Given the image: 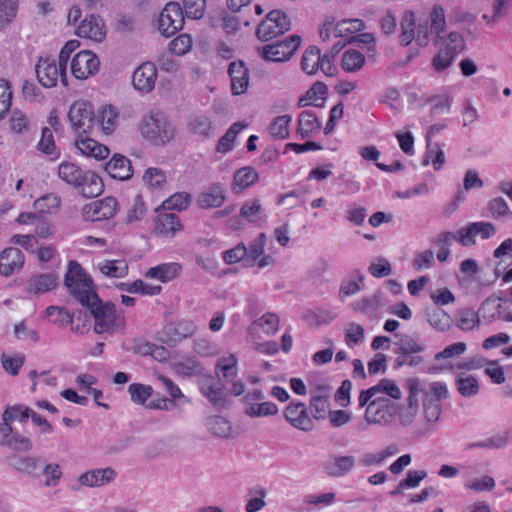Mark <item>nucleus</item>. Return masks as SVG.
<instances>
[{
    "mask_svg": "<svg viewBox=\"0 0 512 512\" xmlns=\"http://www.w3.org/2000/svg\"><path fill=\"white\" fill-rule=\"evenodd\" d=\"M326 94L327 86L321 82H317L299 99L298 105L299 107L308 105L322 107Z\"/></svg>",
    "mask_w": 512,
    "mask_h": 512,
    "instance_id": "34",
    "label": "nucleus"
},
{
    "mask_svg": "<svg viewBox=\"0 0 512 512\" xmlns=\"http://www.w3.org/2000/svg\"><path fill=\"white\" fill-rule=\"evenodd\" d=\"M183 9L187 17L192 19H200L204 16L206 1L205 0H182Z\"/></svg>",
    "mask_w": 512,
    "mask_h": 512,
    "instance_id": "61",
    "label": "nucleus"
},
{
    "mask_svg": "<svg viewBox=\"0 0 512 512\" xmlns=\"http://www.w3.org/2000/svg\"><path fill=\"white\" fill-rule=\"evenodd\" d=\"M9 464L18 472L37 477L42 461L40 457L36 456H12L9 459Z\"/></svg>",
    "mask_w": 512,
    "mask_h": 512,
    "instance_id": "27",
    "label": "nucleus"
},
{
    "mask_svg": "<svg viewBox=\"0 0 512 512\" xmlns=\"http://www.w3.org/2000/svg\"><path fill=\"white\" fill-rule=\"evenodd\" d=\"M365 24L361 19H346L338 21L335 25L336 37H348L356 32L362 31Z\"/></svg>",
    "mask_w": 512,
    "mask_h": 512,
    "instance_id": "43",
    "label": "nucleus"
},
{
    "mask_svg": "<svg viewBox=\"0 0 512 512\" xmlns=\"http://www.w3.org/2000/svg\"><path fill=\"white\" fill-rule=\"evenodd\" d=\"M0 445H7L16 452H28L33 448L30 438L19 433H15L11 438L0 442Z\"/></svg>",
    "mask_w": 512,
    "mask_h": 512,
    "instance_id": "53",
    "label": "nucleus"
},
{
    "mask_svg": "<svg viewBox=\"0 0 512 512\" xmlns=\"http://www.w3.org/2000/svg\"><path fill=\"white\" fill-rule=\"evenodd\" d=\"M503 301L500 297L491 296L485 299L482 303L480 312L482 313V317L484 319L494 320L500 317L502 313V304Z\"/></svg>",
    "mask_w": 512,
    "mask_h": 512,
    "instance_id": "45",
    "label": "nucleus"
},
{
    "mask_svg": "<svg viewBox=\"0 0 512 512\" xmlns=\"http://www.w3.org/2000/svg\"><path fill=\"white\" fill-rule=\"evenodd\" d=\"M85 171L81 170L77 165L70 162H64L59 165L58 175L69 185H79L80 180Z\"/></svg>",
    "mask_w": 512,
    "mask_h": 512,
    "instance_id": "39",
    "label": "nucleus"
},
{
    "mask_svg": "<svg viewBox=\"0 0 512 512\" xmlns=\"http://www.w3.org/2000/svg\"><path fill=\"white\" fill-rule=\"evenodd\" d=\"M191 202V195L186 192H178L165 200L162 204L164 210H185Z\"/></svg>",
    "mask_w": 512,
    "mask_h": 512,
    "instance_id": "51",
    "label": "nucleus"
},
{
    "mask_svg": "<svg viewBox=\"0 0 512 512\" xmlns=\"http://www.w3.org/2000/svg\"><path fill=\"white\" fill-rule=\"evenodd\" d=\"M128 391L131 400L136 404H144L146 400L152 395L153 389L149 385L140 383H133L129 386Z\"/></svg>",
    "mask_w": 512,
    "mask_h": 512,
    "instance_id": "58",
    "label": "nucleus"
},
{
    "mask_svg": "<svg viewBox=\"0 0 512 512\" xmlns=\"http://www.w3.org/2000/svg\"><path fill=\"white\" fill-rule=\"evenodd\" d=\"M174 370L178 375L193 377L202 374L203 368L195 357H188L174 363Z\"/></svg>",
    "mask_w": 512,
    "mask_h": 512,
    "instance_id": "38",
    "label": "nucleus"
},
{
    "mask_svg": "<svg viewBox=\"0 0 512 512\" xmlns=\"http://www.w3.org/2000/svg\"><path fill=\"white\" fill-rule=\"evenodd\" d=\"M75 146L81 154L94 157L97 160L105 159L109 155V149L106 146L92 138L82 137V134L78 135L76 138Z\"/></svg>",
    "mask_w": 512,
    "mask_h": 512,
    "instance_id": "24",
    "label": "nucleus"
},
{
    "mask_svg": "<svg viewBox=\"0 0 512 512\" xmlns=\"http://www.w3.org/2000/svg\"><path fill=\"white\" fill-rule=\"evenodd\" d=\"M458 392L464 397H473L479 392L478 380L472 375L460 374L456 380Z\"/></svg>",
    "mask_w": 512,
    "mask_h": 512,
    "instance_id": "42",
    "label": "nucleus"
},
{
    "mask_svg": "<svg viewBox=\"0 0 512 512\" xmlns=\"http://www.w3.org/2000/svg\"><path fill=\"white\" fill-rule=\"evenodd\" d=\"M102 179L91 171H85L79 185L75 188L86 198H93L99 196L103 192Z\"/></svg>",
    "mask_w": 512,
    "mask_h": 512,
    "instance_id": "25",
    "label": "nucleus"
},
{
    "mask_svg": "<svg viewBox=\"0 0 512 512\" xmlns=\"http://www.w3.org/2000/svg\"><path fill=\"white\" fill-rule=\"evenodd\" d=\"M375 389L378 391L377 394H385L389 399H395L398 400L401 398V390L396 385L395 381L390 379H382L378 384L374 386Z\"/></svg>",
    "mask_w": 512,
    "mask_h": 512,
    "instance_id": "62",
    "label": "nucleus"
},
{
    "mask_svg": "<svg viewBox=\"0 0 512 512\" xmlns=\"http://www.w3.org/2000/svg\"><path fill=\"white\" fill-rule=\"evenodd\" d=\"M354 466V456L330 454L323 463V470L330 477L340 478L347 475Z\"/></svg>",
    "mask_w": 512,
    "mask_h": 512,
    "instance_id": "16",
    "label": "nucleus"
},
{
    "mask_svg": "<svg viewBox=\"0 0 512 512\" xmlns=\"http://www.w3.org/2000/svg\"><path fill=\"white\" fill-rule=\"evenodd\" d=\"M322 127V123L318 120L316 115L311 111H303L298 118L297 133L302 139L310 138L315 133H318Z\"/></svg>",
    "mask_w": 512,
    "mask_h": 512,
    "instance_id": "28",
    "label": "nucleus"
},
{
    "mask_svg": "<svg viewBox=\"0 0 512 512\" xmlns=\"http://www.w3.org/2000/svg\"><path fill=\"white\" fill-rule=\"evenodd\" d=\"M99 270L107 277L122 278L128 274V264L125 260H105L99 264Z\"/></svg>",
    "mask_w": 512,
    "mask_h": 512,
    "instance_id": "37",
    "label": "nucleus"
},
{
    "mask_svg": "<svg viewBox=\"0 0 512 512\" xmlns=\"http://www.w3.org/2000/svg\"><path fill=\"white\" fill-rule=\"evenodd\" d=\"M209 431L215 436L227 438L231 435L232 427L230 422L221 416H212L207 420Z\"/></svg>",
    "mask_w": 512,
    "mask_h": 512,
    "instance_id": "44",
    "label": "nucleus"
},
{
    "mask_svg": "<svg viewBox=\"0 0 512 512\" xmlns=\"http://www.w3.org/2000/svg\"><path fill=\"white\" fill-rule=\"evenodd\" d=\"M226 200V191L220 183H215L201 192L197 204L202 209L220 207Z\"/></svg>",
    "mask_w": 512,
    "mask_h": 512,
    "instance_id": "20",
    "label": "nucleus"
},
{
    "mask_svg": "<svg viewBox=\"0 0 512 512\" xmlns=\"http://www.w3.org/2000/svg\"><path fill=\"white\" fill-rule=\"evenodd\" d=\"M427 154L423 159V165L426 166L429 164L430 160H432V164L435 170H439L444 162L445 156L444 151L440 148L438 144H431L430 147H427Z\"/></svg>",
    "mask_w": 512,
    "mask_h": 512,
    "instance_id": "57",
    "label": "nucleus"
},
{
    "mask_svg": "<svg viewBox=\"0 0 512 512\" xmlns=\"http://www.w3.org/2000/svg\"><path fill=\"white\" fill-rule=\"evenodd\" d=\"M300 43V36L292 35L285 40L259 47L257 51L266 61L285 62L292 57Z\"/></svg>",
    "mask_w": 512,
    "mask_h": 512,
    "instance_id": "7",
    "label": "nucleus"
},
{
    "mask_svg": "<svg viewBox=\"0 0 512 512\" xmlns=\"http://www.w3.org/2000/svg\"><path fill=\"white\" fill-rule=\"evenodd\" d=\"M364 339V328L357 323H350L345 329V341L348 346L358 345Z\"/></svg>",
    "mask_w": 512,
    "mask_h": 512,
    "instance_id": "64",
    "label": "nucleus"
},
{
    "mask_svg": "<svg viewBox=\"0 0 512 512\" xmlns=\"http://www.w3.org/2000/svg\"><path fill=\"white\" fill-rule=\"evenodd\" d=\"M32 409L24 405H14L7 407L2 415V420L4 421H15L25 422L30 418V414H32Z\"/></svg>",
    "mask_w": 512,
    "mask_h": 512,
    "instance_id": "52",
    "label": "nucleus"
},
{
    "mask_svg": "<svg viewBox=\"0 0 512 512\" xmlns=\"http://www.w3.org/2000/svg\"><path fill=\"white\" fill-rule=\"evenodd\" d=\"M18 0H0V30L7 27L16 16Z\"/></svg>",
    "mask_w": 512,
    "mask_h": 512,
    "instance_id": "49",
    "label": "nucleus"
},
{
    "mask_svg": "<svg viewBox=\"0 0 512 512\" xmlns=\"http://www.w3.org/2000/svg\"><path fill=\"white\" fill-rule=\"evenodd\" d=\"M140 132L145 139L159 146L174 138L175 127L162 111L152 110L143 117Z\"/></svg>",
    "mask_w": 512,
    "mask_h": 512,
    "instance_id": "1",
    "label": "nucleus"
},
{
    "mask_svg": "<svg viewBox=\"0 0 512 512\" xmlns=\"http://www.w3.org/2000/svg\"><path fill=\"white\" fill-rule=\"evenodd\" d=\"M25 263L22 251L15 247H8L0 253V274L4 277L19 272Z\"/></svg>",
    "mask_w": 512,
    "mask_h": 512,
    "instance_id": "17",
    "label": "nucleus"
},
{
    "mask_svg": "<svg viewBox=\"0 0 512 512\" xmlns=\"http://www.w3.org/2000/svg\"><path fill=\"white\" fill-rule=\"evenodd\" d=\"M156 77L155 65L151 62L143 63L133 73V86L141 92H150L155 86Z\"/></svg>",
    "mask_w": 512,
    "mask_h": 512,
    "instance_id": "19",
    "label": "nucleus"
},
{
    "mask_svg": "<svg viewBox=\"0 0 512 512\" xmlns=\"http://www.w3.org/2000/svg\"><path fill=\"white\" fill-rule=\"evenodd\" d=\"M509 433L507 431H503L499 434H496L485 441L472 443L469 445V448H485V449H502L505 448L509 442Z\"/></svg>",
    "mask_w": 512,
    "mask_h": 512,
    "instance_id": "47",
    "label": "nucleus"
},
{
    "mask_svg": "<svg viewBox=\"0 0 512 512\" xmlns=\"http://www.w3.org/2000/svg\"><path fill=\"white\" fill-rule=\"evenodd\" d=\"M397 413V405L392 400L371 401L365 411V421L369 424H387Z\"/></svg>",
    "mask_w": 512,
    "mask_h": 512,
    "instance_id": "11",
    "label": "nucleus"
},
{
    "mask_svg": "<svg viewBox=\"0 0 512 512\" xmlns=\"http://www.w3.org/2000/svg\"><path fill=\"white\" fill-rule=\"evenodd\" d=\"M365 57L362 53L356 50H348L342 57V68L346 72H355L363 67Z\"/></svg>",
    "mask_w": 512,
    "mask_h": 512,
    "instance_id": "46",
    "label": "nucleus"
},
{
    "mask_svg": "<svg viewBox=\"0 0 512 512\" xmlns=\"http://www.w3.org/2000/svg\"><path fill=\"white\" fill-rule=\"evenodd\" d=\"M146 213V206L141 195H136L132 207L128 210L125 222L131 224L141 220Z\"/></svg>",
    "mask_w": 512,
    "mask_h": 512,
    "instance_id": "63",
    "label": "nucleus"
},
{
    "mask_svg": "<svg viewBox=\"0 0 512 512\" xmlns=\"http://www.w3.org/2000/svg\"><path fill=\"white\" fill-rule=\"evenodd\" d=\"M257 171L250 166L238 169L234 174L232 190L240 193L258 181Z\"/></svg>",
    "mask_w": 512,
    "mask_h": 512,
    "instance_id": "29",
    "label": "nucleus"
},
{
    "mask_svg": "<svg viewBox=\"0 0 512 512\" xmlns=\"http://www.w3.org/2000/svg\"><path fill=\"white\" fill-rule=\"evenodd\" d=\"M106 33L104 20L94 14L87 16L76 29V34L79 37L95 42H102L106 37Z\"/></svg>",
    "mask_w": 512,
    "mask_h": 512,
    "instance_id": "15",
    "label": "nucleus"
},
{
    "mask_svg": "<svg viewBox=\"0 0 512 512\" xmlns=\"http://www.w3.org/2000/svg\"><path fill=\"white\" fill-rule=\"evenodd\" d=\"M480 324V317L473 310H462L458 313L457 326L463 331H471Z\"/></svg>",
    "mask_w": 512,
    "mask_h": 512,
    "instance_id": "54",
    "label": "nucleus"
},
{
    "mask_svg": "<svg viewBox=\"0 0 512 512\" xmlns=\"http://www.w3.org/2000/svg\"><path fill=\"white\" fill-rule=\"evenodd\" d=\"M99 59L91 51L78 52L72 59L71 72L75 78L83 80L95 74L99 69Z\"/></svg>",
    "mask_w": 512,
    "mask_h": 512,
    "instance_id": "12",
    "label": "nucleus"
},
{
    "mask_svg": "<svg viewBox=\"0 0 512 512\" xmlns=\"http://www.w3.org/2000/svg\"><path fill=\"white\" fill-rule=\"evenodd\" d=\"M114 477L115 471L112 468L95 469L81 474L79 482L87 487H99L112 481Z\"/></svg>",
    "mask_w": 512,
    "mask_h": 512,
    "instance_id": "26",
    "label": "nucleus"
},
{
    "mask_svg": "<svg viewBox=\"0 0 512 512\" xmlns=\"http://www.w3.org/2000/svg\"><path fill=\"white\" fill-rule=\"evenodd\" d=\"M415 15L412 11H406L401 21L400 42L408 46L415 39Z\"/></svg>",
    "mask_w": 512,
    "mask_h": 512,
    "instance_id": "41",
    "label": "nucleus"
},
{
    "mask_svg": "<svg viewBox=\"0 0 512 512\" xmlns=\"http://www.w3.org/2000/svg\"><path fill=\"white\" fill-rule=\"evenodd\" d=\"M184 24L183 10L178 3H168L159 16V31L165 37L176 34Z\"/></svg>",
    "mask_w": 512,
    "mask_h": 512,
    "instance_id": "10",
    "label": "nucleus"
},
{
    "mask_svg": "<svg viewBox=\"0 0 512 512\" xmlns=\"http://www.w3.org/2000/svg\"><path fill=\"white\" fill-rule=\"evenodd\" d=\"M200 392L216 408L221 409L226 406L228 392L225 387L216 381L211 375H204L199 382Z\"/></svg>",
    "mask_w": 512,
    "mask_h": 512,
    "instance_id": "13",
    "label": "nucleus"
},
{
    "mask_svg": "<svg viewBox=\"0 0 512 512\" xmlns=\"http://www.w3.org/2000/svg\"><path fill=\"white\" fill-rule=\"evenodd\" d=\"M92 300L85 305L94 318V331L97 334L111 332L115 327H123L124 319L115 314V305L112 302L103 303L98 295H92Z\"/></svg>",
    "mask_w": 512,
    "mask_h": 512,
    "instance_id": "3",
    "label": "nucleus"
},
{
    "mask_svg": "<svg viewBox=\"0 0 512 512\" xmlns=\"http://www.w3.org/2000/svg\"><path fill=\"white\" fill-rule=\"evenodd\" d=\"M182 229L179 218L174 213L161 212L155 220L154 233L164 237H174Z\"/></svg>",
    "mask_w": 512,
    "mask_h": 512,
    "instance_id": "21",
    "label": "nucleus"
},
{
    "mask_svg": "<svg viewBox=\"0 0 512 512\" xmlns=\"http://www.w3.org/2000/svg\"><path fill=\"white\" fill-rule=\"evenodd\" d=\"M216 369L223 373L225 378H234L237 375V358L229 354L218 359Z\"/></svg>",
    "mask_w": 512,
    "mask_h": 512,
    "instance_id": "55",
    "label": "nucleus"
},
{
    "mask_svg": "<svg viewBox=\"0 0 512 512\" xmlns=\"http://www.w3.org/2000/svg\"><path fill=\"white\" fill-rule=\"evenodd\" d=\"M259 328H261L267 335L275 334L279 328L278 315L271 312L265 313L260 318L252 322L248 327V333L252 335L256 333Z\"/></svg>",
    "mask_w": 512,
    "mask_h": 512,
    "instance_id": "33",
    "label": "nucleus"
},
{
    "mask_svg": "<svg viewBox=\"0 0 512 512\" xmlns=\"http://www.w3.org/2000/svg\"><path fill=\"white\" fill-rule=\"evenodd\" d=\"M59 278L55 273H41L31 276L27 281V291L32 294L46 293L57 287Z\"/></svg>",
    "mask_w": 512,
    "mask_h": 512,
    "instance_id": "22",
    "label": "nucleus"
},
{
    "mask_svg": "<svg viewBox=\"0 0 512 512\" xmlns=\"http://www.w3.org/2000/svg\"><path fill=\"white\" fill-rule=\"evenodd\" d=\"M244 412L249 417L270 416L277 414L278 407L273 402H262L245 407Z\"/></svg>",
    "mask_w": 512,
    "mask_h": 512,
    "instance_id": "50",
    "label": "nucleus"
},
{
    "mask_svg": "<svg viewBox=\"0 0 512 512\" xmlns=\"http://www.w3.org/2000/svg\"><path fill=\"white\" fill-rule=\"evenodd\" d=\"M396 337H400V338H399V341L396 343V345L398 347L395 349V353L420 354L426 348V345L424 344L423 340L421 339L420 335H418V334H414L413 336H408V335L400 336L397 334Z\"/></svg>",
    "mask_w": 512,
    "mask_h": 512,
    "instance_id": "31",
    "label": "nucleus"
},
{
    "mask_svg": "<svg viewBox=\"0 0 512 512\" xmlns=\"http://www.w3.org/2000/svg\"><path fill=\"white\" fill-rule=\"evenodd\" d=\"M284 417L296 429L305 432L314 429V421L309 416L306 405L302 402H290L284 410Z\"/></svg>",
    "mask_w": 512,
    "mask_h": 512,
    "instance_id": "14",
    "label": "nucleus"
},
{
    "mask_svg": "<svg viewBox=\"0 0 512 512\" xmlns=\"http://www.w3.org/2000/svg\"><path fill=\"white\" fill-rule=\"evenodd\" d=\"M181 266L178 263H164L150 268L145 277L158 279L161 282H168L174 279L180 272Z\"/></svg>",
    "mask_w": 512,
    "mask_h": 512,
    "instance_id": "32",
    "label": "nucleus"
},
{
    "mask_svg": "<svg viewBox=\"0 0 512 512\" xmlns=\"http://www.w3.org/2000/svg\"><path fill=\"white\" fill-rule=\"evenodd\" d=\"M143 181L151 190L162 189L166 184V175L159 168H148L143 175Z\"/></svg>",
    "mask_w": 512,
    "mask_h": 512,
    "instance_id": "48",
    "label": "nucleus"
},
{
    "mask_svg": "<svg viewBox=\"0 0 512 512\" xmlns=\"http://www.w3.org/2000/svg\"><path fill=\"white\" fill-rule=\"evenodd\" d=\"M319 63H321V53L317 46L308 47L301 58L302 70L309 74H315L319 69Z\"/></svg>",
    "mask_w": 512,
    "mask_h": 512,
    "instance_id": "35",
    "label": "nucleus"
},
{
    "mask_svg": "<svg viewBox=\"0 0 512 512\" xmlns=\"http://www.w3.org/2000/svg\"><path fill=\"white\" fill-rule=\"evenodd\" d=\"M118 210V202L114 197H105L93 201L82 208V217L85 221L108 220L115 216Z\"/></svg>",
    "mask_w": 512,
    "mask_h": 512,
    "instance_id": "9",
    "label": "nucleus"
},
{
    "mask_svg": "<svg viewBox=\"0 0 512 512\" xmlns=\"http://www.w3.org/2000/svg\"><path fill=\"white\" fill-rule=\"evenodd\" d=\"M35 72L39 83L45 88H52L57 85L58 80L67 86L66 66L53 58H40L35 66Z\"/></svg>",
    "mask_w": 512,
    "mask_h": 512,
    "instance_id": "6",
    "label": "nucleus"
},
{
    "mask_svg": "<svg viewBox=\"0 0 512 512\" xmlns=\"http://www.w3.org/2000/svg\"><path fill=\"white\" fill-rule=\"evenodd\" d=\"M228 74L231 79L232 94H244L249 86V70L244 62L241 60L231 62L229 64Z\"/></svg>",
    "mask_w": 512,
    "mask_h": 512,
    "instance_id": "18",
    "label": "nucleus"
},
{
    "mask_svg": "<svg viewBox=\"0 0 512 512\" xmlns=\"http://www.w3.org/2000/svg\"><path fill=\"white\" fill-rule=\"evenodd\" d=\"M64 284L83 306L87 305L92 300V295H97L92 288L93 282L91 278L76 261L69 262Z\"/></svg>",
    "mask_w": 512,
    "mask_h": 512,
    "instance_id": "2",
    "label": "nucleus"
},
{
    "mask_svg": "<svg viewBox=\"0 0 512 512\" xmlns=\"http://www.w3.org/2000/svg\"><path fill=\"white\" fill-rule=\"evenodd\" d=\"M430 325L438 331H446L450 327V317L442 310H433L427 313Z\"/></svg>",
    "mask_w": 512,
    "mask_h": 512,
    "instance_id": "59",
    "label": "nucleus"
},
{
    "mask_svg": "<svg viewBox=\"0 0 512 512\" xmlns=\"http://www.w3.org/2000/svg\"><path fill=\"white\" fill-rule=\"evenodd\" d=\"M106 172L114 179L127 180L131 178L133 171L131 162L123 155L116 154L105 164Z\"/></svg>",
    "mask_w": 512,
    "mask_h": 512,
    "instance_id": "23",
    "label": "nucleus"
},
{
    "mask_svg": "<svg viewBox=\"0 0 512 512\" xmlns=\"http://www.w3.org/2000/svg\"><path fill=\"white\" fill-rule=\"evenodd\" d=\"M292 118L289 115L278 116L274 119L270 131L273 137L285 139L289 135V124Z\"/></svg>",
    "mask_w": 512,
    "mask_h": 512,
    "instance_id": "56",
    "label": "nucleus"
},
{
    "mask_svg": "<svg viewBox=\"0 0 512 512\" xmlns=\"http://www.w3.org/2000/svg\"><path fill=\"white\" fill-rule=\"evenodd\" d=\"M448 397L447 386L440 382H434L424 393L423 409L424 415L428 422H436L441 413L442 399Z\"/></svg>",
    "mask_w": 512,
    "mask_h": 512,
    "instance_id": "8",
    "label": "nucleus"
},
{
    "mask_svg": "<svg viewBox=\"0 0 512 512\" xmlns=\"http://www.w3.org/2000/svg\"><path fill=\"white\" fill-rule=\"evenodd\" d=\"M68 119L77 135L90 134L95 130L96 116L93 105L88 101H75L69 109Z\"/></svg>",
    "mask_w": 512,
    "mask_h": 512,
    "instance_id": "4",
    "label": "nucleus"
},
{
    "mask_svg": "<svg viewBox=\"0 0 512 512\" xmlns=\"http://www.w3.org/2000/svg\"><path fill=\"white\" fill-rule=\"evenodd\" d=\"M291 28L288 16L281 10H272L257 27L256 35L262 42L270 41Z\"/></svg>",
    "mask_w": 512,
    "mask_h": 512,
    "instance_id": "5",
    "label": "nucleus"
},
{
    "mask_svg": "<svg viewBox=\"0 0 512 512\" xmlns=\"http://www.w3.org/2000/svg\"><path fill=\"white\" fill-rule=\"evenodd\" d=\"M430 29L435 35L434 45H440V41L444 40V32L446 29V18L444 9L440 5H435L430 14Z\"/></svg>",
    "mask_w": 512,
    "mask_h": 512,
    "instance_id": "30",
    "label": "nucleus"
},
{
    "mask_svg": "<svg viewBox=\"0 0 512 512\" xmlns=\"http://www.w3.org/2000/svg\"><path fill=\"white\" fill-rule=\"evenodd\" d=\"M117 114L111 106L104 107L96 116L95 130L109 135L115 128Z\"/></svg>",
    "mask_w": 512,
    "mask_h": 512,
    "instance_id": "36",
    "label": "nucleus"
},
{
    "mask_svg": "<svg viewBox=\"0 0 512 512\" xmlns=\"http://www.w3.org/2000/svg\"><path fill=\"white\" fill-rule=\"evenodd\" d=\"M443 44L441 49L449 55L457 57L465 49V40L459 32H450L444 40L440 41Z\"/></svg>",
    "mask_w": 512,
    "mask_h": 512,
    "instance_id": "40",
    "label": "nucleus"
},
{
    "mask_svg": "<svg viewBox=\"0 0 512 512\" xmlns=\"http://www.w3.org/2000/svg\"><path fill=\"white\" fill-rule=\"evenodd\" d=\"M46 315L51 319L54 324L66 326L72 323V316L63 307L49 306L46 309Z\"/></svg>",
    "mask_w": 512,
    "mask_h": 512,
    "instance_id": "60",
    "label": "nucleus"
}]
</instances>
